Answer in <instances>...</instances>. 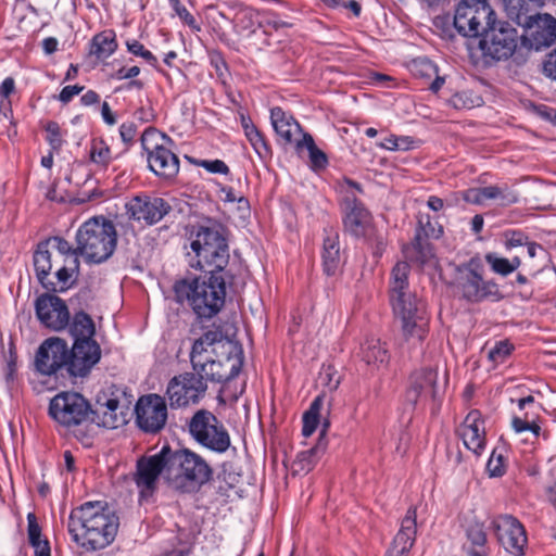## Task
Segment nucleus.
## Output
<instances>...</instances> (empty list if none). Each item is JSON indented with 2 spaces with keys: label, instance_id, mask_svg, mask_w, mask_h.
Segmentation results:
<instances>
[{
  "label": "nucleus",
  "instance_id": "obj_41",
  "mask_svg": "<svg viewBox=\"0 0 556 556\" xmlns=\"http://www.w3.org/2000/svg\"><path fill=\"white\" fill-rule=\"evenodd\" d=\"M113 157L109 146L103 140L93 141L90 149V161L101 169H106Z\"/></svg>",
  "mask_w": 556,
  "mask_h": 556
},
{
  "label": "nucleus",
  "instance_id": "obj_48",
  "mask_svg": "<svg viewBox=\"0 0 556 556\" xmlns=\"http://www.w3.org/2000/svg\"><path fill=\"white\" fill-rule=\"evenodd\" d=\"M494 198L502 205H510L518 201L517 193L507 184L494 185Z\"/></svg>",
  "mask_w": 556,
  "mask_h": 556
},
{
  "label": "nucleus",
  "instance_id": "obj_50",
  "mask_svg": "<svg viewBox=\"0 0 556 556\" xmlns=\"http://www.w3.org/2000/svg\"><path fill=\"white\" fill-rule=\"evenodd\" d=\"M486 469L491 477L503 476L505 472V462L503 455L496 451H493L488 460Z\"/></svg>",
  "mask_w": 556,
  "mask_h": 556
},
{
  "label": "nucleus",
  "instance_id": "obj_46",
  "mask_svg": "<svg viewBox=\"0 0 556 556\" xmlns=\"http://www.w3.org/2000/svg\"><path fill=\"white\" fill-rule=\"evenodd\" d=\"M412 72L415 76L430 78L437 75L438 68L430 60L420 58L413 61Z\"/></svg>",
  "mask_w": 556,
  "mask_h": 556
},
{
  "label": "nucleus",
  "instance_id": "obj_39",
  "mask_svg": "<svg viewBox=\"0 0 556 556\" xmlns=\"http://www.w3.org/2000/svg\"><path fill=\"white\" fill-rule=\"evenodd\" d=\"M325 394L318 395L311 404L309 409L303 415V429L304 437H311L319 424L320 409L324 403Z\"/></svg>",
  "mask_w": 556,
  "mask_h": 556
},
{
  "label": "nucleus",
  "instance_id": "obj_29",
  "mask_svg": "<svg viewBox=\"0 0 556 556\" xmlns=\"http://www.w3.org/2000/svg\"><path fill=\"white\" fill-rule=\"evenodd\" d=\"M417 513L410 507L401 521V528L394 536L387 556H404L413 547L417 533Z\"/></svg>",
  "mask_w": 556,
  "mask_h": 556
},
{
  "label": "nucleus",
  "instance_id": "obj_60",
  "mask_svg": "<svg viewBox=\"0 0 556 556\" xmlns=\"http://www.w3.org/2000/svg\"><path fill=\"white\" fill-rule=\"evenodd\" d=\"M139 73H140V68L138 66H132L127 70L123 67L117 71L116 77H117V79H128V78H134V77L138 76Z\"/></svg>",
  "mask_w": 556,
  "mask_h": 556
},
{
  "label": "nucleus",
  "instance_id": "obj_9",
  "mask_svg": "<svg viewBox=\"0 0 556 556\" xmlns=\"http://www.w3.org/2000/svg\"><path fill=\"white\" fill-rule=\"evenodd\" d=\"M496 20L486 0H462L455 10L454 26L464 37L480 38Z\"/></svg>",
  "mask_w": 556,
  "mask_h": 556
},
{
  "label": "nucleus",
  "instance_id": "obj_38",
  "mask_svg": "<svg viewBox=\"0 0 556 556\" xmlns=\"http://www.w3.org/2000/svg\"><path fill=\"white\" fill-rule=\"evenodd\" d=\"M484 260L493 273L504 277L514 273L521 265V260L518 256L508 260L493 252L486 253Z\"/></svg>",
  "mask_w": 556,
  "mask_h": 556
},
{
  "label": "nucleus",
  "instance_id": "obj_28",
  "mask_svg": "<svg viewBox=\"0 0 556 556\" xmlns=\"http://www.w3.org/2000/svg\"><path fill=\"white\" fill-rule=\"evenodd\" d=\"M89 420L99 427L115 429L126 422V414L119 401L115 397L97 400L94 408L91 407Z\"/></svg>",
  "mask_w": 556,
  "mask_h": 556
},
{
  "label": "nucleus",
  "instance_id": "obj_20",
  "mask_svg": "<svg viewBox=\"0 0 556 556\" xmlns=\"http://www.w3.org/2000/svg\"><path fill=\"white\" fill-rule=\"evenodd\" d=\"M126 214L129 219L155 225L170 211L172 206L167 201L159 197L141 193L129 199L126 204Z\"/></svg>",
  "mask_w": 556,
  "mask_h": 556
},
{
  "label": "nucleus",
  "instance_id": "obj_43",
  "mask_svg": "<svg viewBox=\"0 0 556 556\" xmlns=\"http://www.w3.org/2000/svg\"><path fill=\"white\" fill-rule=\"evenodd\" d=\"M494 185L471 188L464 192V200L473 204H483L488 200H494Z\"/></svg>",
  "mask_w": 556,
  "mask_h": 556
},
{
  "label": "nucleus",
  "instance_id": "obj_35",
  "mask_svg": "<svg viewBox=\"0 0 556 556\" xmlns=\"http://www.w3.org/2000/svg\"><path fill=\"white\" fill-rule=\"evenodd\" d=\"M362 359L368 365L379 369L389 361V354L381 341L377 338H367L361 345Z\"/></svg>",
  "mask_w": 556,
  "mask_h": 556
},
{
  "label": "nucleus",
  "instance_id": "obj_52",
  "mask_svg": "<svg viewBox=\"0 0 556 556\" xmlns=\"http://www.w3.org/2000/svg\"><path fill=\"white\" fill-rule=\"evenodd\" d=\"M119 135L126 146L132 143L137 135V125L134 122H125L119 126Z\"/></svg>",
  "mask_w": 556,
  "mask_h": 556
},
{
  "label": "nucleus",
  "instance_id": "obj_21",
  "mask_svg": "<svg viewBox=\"0 0 556 556\" xmlns=\"http://www.w3.org/2000/svg\"><path fill=\"white\" fill-rule=\"evenodd\" d=\"M155 136H157L156 129L149 127L140 138L142 148L148 152L149 168L159 177L172 179L179 172V160L172 150L163 144H155L153 149H150L148 142Z\"/></svg>",
  "mask_w": 556,
  "mask_h": 556
},
{
  "label": "nucleus",
  "instance_id": "obj_6",
  "mask_svg": "<svg viewBox=\"0 0 556 556\" xmlns=\"http://www.w3.org/2000/svg\"><path fill=\"white\" fill-rule=\"evenodd\" d=\"M116 242L114 224L103 216L92 217L78 228L75 251L87 263L100 264L113 254Z\"/></svg>",
  "mask_w": 556,
  "mask_h": 556
},
{
  "label": "nucleus",
  "instance_id": "obj_61",
  "mask_svg": "<svg viewBox=\"0 0 556 556\" xmlns=\"http://www.w3.org/2000/svg\"><path fill=\"white\" fill-rule=\"evenodd\" d=\"M127 50L132 53L134 55L141 56L143 52L146 51V48L142 43H140L138 40H127L126 41Z\"/></svg>",
  "mask_w": 556,
  "mask_h": 556
},
{
  "label": "nucleus",
  "instance_id": "obj_49",
  "mask_svg": "<svg viewBox=\"0 0 556 556\" xmlns=\"http://www.w3.org/2000/svg\"><path fill=\"white\" fill-rule=\"evenodd\" d=\"M540 22H543L544 24V30L542 33L543 40L541 42L549 45L556 38V20L549 15H545L544 17L538 15V27L540 26Z\"/></svg>",
  "mask_w": 556,
  "mask_h": 556
},
{
  "label": "nucleus",
  "instance_id": "obj_51",
  "mask_svg": "<svg viewBox=\"0 0 556 556\" xmlns=\"http://www.w3.org/2000/svg\"><path fill=\"white\" fill-rule=\"evenodd\" d=\"M172 7H173L174 11L176 12V14L179 16V18L185 24H187L192 30H194V31L201 30V27L197 23L194 16L185 7H182L180 4L179 0H177L176 4H172Z\"/></svg>",
  "mask_w": 556,
  "mask_h": 556
},
{
  "label": "nucleus",
  "instance_id": "obj_22",
  "mask_svg": "<svg viewBox=\"0 0 556 556\" xmlns=\"http://www.w3.org/2000/svg\"><path fill=\"white\" fill-rule=\"evenodd\" d=\"M498 543L515 556L523 554L527 535L523 526L511 515H498L491 521Z\"/></svg>",
  "mask_w": 556,
  "mask_h": 556
},
{
  "label": "nucleus",
  "instance_id": "obj_63",
  "mask_svg": "<svg viewBox=\"0 0 556 556\" xmlns=\"http://www.w3.org/2000/svg\"><path fill=\"white\" fill-rule=\"evenodd\" d=\"M58 40L54 37H48L42 40V48L46 54H52L58 50Z\"/></svg>",
  "mask_w": 556,
  "mask_h": 556
},
{
  "label": "nucleus",
  "instance_id": "obj_47",
  "mask_svg": "<svg viewBox=\"0 0 556 556\" xmlns=\"http://www.w3.org/2000/svg\"><path fill=\"white\" fill-rule=\"evenodd\" d=\"M513 344L507 340L497 342L489 352L488 357L495 364L503 363L511 353Z\"/></svg>",
  "mask_w": 556,
  "mask_h": 556
},
{
  "label": "nucleus",
  "instance_id": "obj_24",
  "mask_svg": "<svg viewBox=\"0 0 556 556\" xmlns=\"http://www.w3.org/2000/svg\"><path fill=\"white\" fill-rule=\"evenodd\" d=\"M36 315L40 323L54 331H61L68 325L70 312L65 302L53 294H42L36 300Z\"/></svg>",
  "mask_w": 556,
  "mask_h": 556
},
{
  "label": "nucleus",
  "instance_id": "obj_54",
  "mask_svg": "<svg viewBox=\"0 0 556 556\" xmlns=\"http://www.w3.org/2000/svg\"><path fill=\"white\" fill-rule=\"evenodd\" d=\"M541 0H505L507 7L518 10L520 13L529 12L530 5L536 7Z\"/></svg>",
  "mask_w": 556,
  "mask_h": 556
},
{
  "label": "nucleus",
  "instance_id": "obj_57",
  "mask_svg": "<svg viewBox=\"0 0 556 556\" xmlns=\"http://www.w3.org/2000/svg\"><path fill=\"white\" fill-rule=\"evenodd\" d=\"M134 116L136 119L140 121L141 123H149L154 118L152 109L144 108V106L139 108L135 112Z\"/></svg>",
  "mask_w": 556,
  "mask_h": 556
},
{
  "label": "nucleus",
  "instance_id": "obj_11",
  "mask_svg": "<svg viewBox=\"0 0 556 556\" xmlns=\"http://www.w3.org/2000/svg\"><path fill=\"white\" fill-rule=\"evenodd\" d=\"M49 414L60 425L71 428L89 421L91 405L79 393L62 392L51 400Z\"/></svg>",
  "mask_w": 556,
  "mask_h": 556
},
{
  "label": "nucleus",
  "instance_id": "obj_32",
  "mask_svg": "<svg viewBox=\"0 0 556 556\" xmlns=\"http://www.w3.org/2000/svg\"><path fill=\"white\" fill-rule=\"evenodd\" d=\"M55 268V280L49 277L50 274L39 275L36 274L42 287L50 292H64L73 283V273L78 268L70 264V262H60L59 265H53Z\"/></svg>",
  "mask_w": 556,
  "mask_h": 556
},
{
  "label": "nucleus",
  "instance_id": "obj_37",
  "mask_svg": "<svg viewBox=\"0 0 556 556\" xmlns=\"http://www.w3.org/2000/svg\"><path fill=\"white\" fill-rule=\"evenodd\" d=\"M295 148L298 152H301L303 149L308 151L311 165L315 170L325 168L328 164L327 155L316 147L309 134H302V138L296 141Z\"/></svg>",
  "mask_w": 556,
  "mask_h": 556
},
{
  "label": "nucleus",
  "instance_id": "obj_62",
  "mask_svg": "<svg viewBox=\"0 0 556 556\" xmlns=\"http://www.w3.org/2000/svg\"><path fill=\"white\" fill-rule=\"evenodd\" d=\"M99 101H100V96L93 90H88L80 98V102L86 106L96 104Z\"/></svg>",
  "mask_w": 556,
  "mask_h": 556
},
{
  "label": "nucleus",
  "instance_id": "obj_23",
  "mask_svg": "<svg viewBox=\"0 0 556 556\" xmlns=\"http://www.w3.org/2000/svg\"><path fill=\"white\" fill-rule=\"evenodd\" d=\"M341 207L344 230L356 238L367 237L371 230V215L353 192L346 191Z\"/></svg>",
  "mask_w": 556,
  "mask_h": 556
},
{
  "label": "nucleus",
  "instance_id": "obj_1",
  "mask_svg": "<svg viewBox=\"0 0 556 556\" xmlns=\"http://www.w3.org/2000/svg\"><path fill=\"white\" fill-rule=\"evenodd\" d=\"M118 527V516L102 502H87L73 509L67 525L73 540L91 552L109 546Z\"/></svg>",
  "mask_w": 556,
  "mask_h": 556
},
{
  "label": "nucleus",
  "instance_id": "obj_56",
  "mask_svg": "<svg viewBox=\"0 0 556 556\" xmlns=\"http://www.w3.org/2000/svg\"><path fill=\"white\" fill-rule=\"evenodd\" d=\"M544 73L556 80V49L551 52L544 62Z\"/></svg>",
  "mask_w": 556,
  "mask_h": 556
},
{
  "label": "nucleus",
  "instance_id": "obj_13",
  "mask_svg": "<svg viewBox=\"0 0 556 556\" xmlns=\"http://www.w3.org/2000/svg\"><path fill=\"white\" fill-rule=\"evenodd\" d=\"M77 256H79L78 251H75L67 240L61 237L49 238L40 242L34 253L35 271L42 276L50 274L53 265H59L60 262H70L72 266L78 267Z\"/></svg>",
  "mask_w": 556,
  "mask_h": 556
},
{
  "label": "nucleus",
  "instance_id": "obj_31",
  "mask_svg": "<svg viewBox=\"0 0 556 556\" xmlns=\"http://www.w3.org/2000/svg\"><path fill=\"white\" fill-rule=\"evenodd\" d=\"M270 121L277 136L285 143L296 144V141L300 140L296 137L302 134V129L291 115H288L281 108H273L270 110Z\"/></svg>",
  "mask_w": 556,
  "mask_h": 556
},
{
  "label": "nucleus",
  "instance_id": "obj_40",
  "mask_svg": "<svg viewBox=\"0 0 556 556\" xmlns=\"http://www.w3.org/2000/svg\"><path fill=\"white\" fill-rule=\"evenodd\" d=\"M41 530L34 514L28 515V539L29 543L35 548L36 556H51L50 546L47 540L40 539Z\"/></svg>",
  "mask_w": 556,
  "mask_h": 556
},
{
  "label": "nucleus",
  "instance_id": "obj_17",
  "mask_svg": "<svg viewBox=\"0 0 556 556\" xmlns=\"http://www.w3.org/2000/svg\"><path fill=\"white\" fill-rule=\"evenodd\" d=\"M167 447L151 456H142L137 460L134 481L139 489L140 496H151L157 486L161 475L166 480Z\"/></svg>",
  "mask_w": 556,
  "mask_h": 556
},
{
  "label": "nucleus",
  "instance_id": "obj_27",
  "mask_svg": "<svg viewBox=\"0 0 556 556\" xmlns=\"http://www.w3.org/2000/svg\"><path fill=\"white\" fill-rule=\"evenodd\" d=\"M457 433L464 445L476 455H480L485 446L484 421L479 410H471L458 427Z\"/></svg>",
  "mask_w": 556,
  "mask_h": 556
},
{
  "label": "nucleus",
  "instance_id": "obj_36",
  "mask_svg": "<svg viewBox=\"0 0 556 556\" xmlns=\"http://www.w3.org/2000/svg\"><path fill=\"white\" fill-rule=\"evenodd\" d=\"M117 47L115 31L106 29L92 37L89 53L99 60H103L111 56L116 51Z\"/></svg>",
  "mask_w": 556,
  "mask_h": 556
},
{
  "label": "nucleus",
  "instance_id": "obj_53",
  "mask_svg": "<svg viewBox=\"0 0 556 556\" xmlns=\"http://www.w3.org/2000/svg\"><path fill=\"white\" fill-rule=\"evenodd\" d=\"M200 165L202 167H204L206 170H208L210 173L224 174V175L229 173V167L227 166V164L224 161H220V160H214V161L204 160L200 163Z\"/></svg>",
  "mask_w": 556,
  "mask_h": 556
},
{
  "label": "nucleus",
  "instance_id": "obj_58",
  "mask_svg": "<svg viewBox=\"0 0 556 556\" xmlns=\"http://www.w3.org/2000/svg\"><path fill=\"white\" fill-rule=\"evenodd\" d=\"M15 90V81L12 77L5 78L0 86V94L8 99L11 93Z\"/></svg>",
  "mask_w": 556,
  "mask_h": 556
},
{
  "label": "nucleus",
  "instance_id": "obj_25",
  "mask_svg": "<svg viewBox=\"0 0 556 556\" xmlns=\"http://www.w3.org/2000/svg\"><path fill=\"white\" fill-rule=\"evenodd\" d=\"M419 225L420 228L417 230L413 242L405 247L403 252L409 262L422 265L433 256L432 245L428 238H440L443 229L441 226L435 228L429 220V217L426 225H424L422 219L419 220Z\"/></svg>",
  "mask_w": 556,
  "mask_h": 556
},
{
  "label": "nucleus",
  "instance_id": "obj_59",
  "mask_svg": "<svg viewBox=\"0 0 556 556\" xmlns=\"http://www.w3.org/2000/svg\"><path fill=\"white\" fill-rule=\"evenodd\" d=\"M101 115H102L103 121L108 125L113 126L116 123V117H115L114 113L111 111V108L108 102L102 103Z\"/></svg>",
  "mask_w": 556,
  "mask_h": 556
},
{
  "label": "nucleus",
  "instance_id": "obj_4",
  "mask_svg": "<svg viewBox=\"0 0 556 556\" xmlns=\"http://www.w3.org/2000/svg\"><path fill=\"white\" fill-rule=\"evenodd\" d=\"M191 250L198 261L195 267L203 271H224L229 262V248L225 228L216 220L207 219L192 226Z\"/></svg>",
  "mask_w": 556,
  "mask_h": 556
},
{
  "label": "nucleus",
  "instance_id": "obj_15",
  "mask_svg": "<svg viewBox=\"0 0 556 556\" xmlns=\"http://www.w3.org/2000/svg\"><path fill=\"white\" fill-rule=\"evenodd\" d=\"M457 288L462 298L469 303L498 302L504 299L500 286L494 280H485L470 265L459 269L457 278Z\"/></svg>",
  "mask_w": 556,
  "mask_h": 556
},
{
  "label": "nucleus",
  "instance_id": "obj_16",
  "mask_svg": "<svg viewBox=\"0 0 556 556\" xmlns=\"http://www.w3.org/2000/svg\"><path fill=\"white\" fill-rule=\"evenodd\" d=\"M207 386L192 371L174 376L167 384L166 396L172 408L187 407L200 403L206 395Z\"/></svg>",
  "mask_w": 556,
  "mask_h": 556
},
{
  "label": "nucleus",
  "instance_id": "obj_42",
  "mask_svg": "<svg viewBox=\"0 0 556 556\" xmlns=\"http://www.w3.org/2000/svg\"><path fill=\"white\" fill-rule=\"evenodd\" d=\"M245 137L261 159H266L270 155V149L264 136L256 127H247Z\"/></svg>",
  "mask_w": 556,
  "mask_h": 556
},
{
  "label": "nucleus",
  "instance_id": "obj_7",
  "mask_svg": "<svg viewBox=\"0 0 556 556\" xmlns=\"http://www.w3.org/2000/svg\"><path fill=\"white\" fill-rule=\"evenodd\" d=\"M68 332L74 339L72 368L75 374H89L91 368L101 358V349L93 339L96 334L94 321L84 311L76 312L68 318Z\"/></svg>",
  "mask_w": 556,
  "mask_h": 556
},
{
  "label": "nucleus",
  "instance_id": "obj_26",
  "mask_svg": "<svg viewBox=\"0 0 556 556\" xmlns=\"http://www.w3.org/2000/svg\"><path fill=\"white\" fill-rule=\"evenodd\" d=\"M220 346L227 353V356H239L241 350L239 346L223 332L220 327H213L205 331L192 345L190 354H212L216 355V348Z\"/></svg>",
  "mask_w": 556,
  "mask_h": 556
},
{
  "label": "nucleus",
  "instance_id": "obj_12",
  "mask_svg": "<svg viewBox=\"0 0 556 556\" xmlns=\"http://www.w3.org/2000/svg\"><path fill=\"white\" fill-rule=\"evenodd\" d=\"M73 349L70 351L67 343L60 338H49L39 346L35 365L42 375H53L59 369L65 368L72 377H85L88 374H75L72 368Z\"/></svg>",
  "mask_w": 556,
  "mask_h": 556
},
{
  "label": "nucleus",
  "instance_id": "obj_14",
  "mask_svg": "<svg viewBox=\"0 0 556 556\" xmlns=\"http://www.w3.org/2000/svg\"><path fill=\"white\" fill-rule=\"evenodd\" d=\"M192 372L207 382L222 383L235 378L241 368L239 356H227L225 361L214 358L212 354H190Z\"/></svg>",
  "mask_w": 556,
  "mask_h": 556
},
{
  "label": "nucleus",
  "instance_id": "obj_10",
  "mask_svg": "<svg viewBox=\"0 0 556 556\" xmlns=\"http://www.w3.org/2000/svg\"><path fill=\"white\" fill-rule=\"evenodd\" d=\"M518 45V33L510 23L506 21H494L493 25L482 33L479 40V48L483 56L494 61L509 59Z\"/></svg>",
  "mask_w": 556,
  "mask_h": 556
},
{
  "label": "nucleus",
  "instance_id": "obj_55",
  "mask_svg": "<svg viewBox=\"0 0 556 556\" xmlns=\"http://www.w3.org/2000/svg\"><path fill=\"white\" fill-rule=\"evenodd\" d=\"M83 90V86H65L59 94V100L63 103H68L75 96L80 93Z\"/></svg>",
  "mask_w": 556,
  "mask_h": 556
},
{
  "label": "nucleus",
  "instance_id": "obj_33",
  "mask_svg": "<svg viewBox=\"0 0 556 556\" xmlns=\"http://www.w3.org/2000/svg\"><path fill=\"white\" fill-rule=\"evenodd\" d=\"M321 258L325 273L327 275H334L340 267L341 256L339 235L333 230L326 231V237L324 238L323 244Z\"/></svg>",
  "mask_w": 556,
  "mask_h": 556
},
{
  "label": "nucleus",
  "instance_id": "obj_44",
  "mask_svg": "<svg viewBox=\"0 0 556 556\" xmlns=\"http://www.w3.org/2000/svg\"><path fill=\"white\" fill-rule=\"evenodd\" d=\"M511 426L517 433L529 430L535 438H538L541 432V427L533 418H530L529 413H525L523 417H514Z\"/></svg>",
  "mask_w": 556,
  "mask_h": 556
},
{
  "label": "nucleus",
  "instance_id": "obj_3",
  "mask_svg": "<svg viewBox=\"0 0 556 556\" xmlns=\"http://www.w3.org/2000/svg\"><path fill=\"white\" fill-rule=\"evenodd\" d=\"M207 277L182 279L175 283L177 302L187 303L199 318H212L223 308L226 282L223 271H204Z\"/></svg>",
  "mask_w": 556,
  "mask_h": 556
},
{
  "label": "nucleus",
  "instance_id": "obj_45",
  "mask_svg": "<svg viewBox=\"0 0 556 556\" xmlns=\"http://www.w3.org/2000/svg\"><path fill=\"white\" fill-rule=\"evenodd\" d=\"M47 137L50 149L52 151H60L64 140L60 125L56 122L50 121L46 125Z\"/></svg>",
  "mask_w": 556,
  "mask_h": 556
},
{
  "label": "nucleus",
  "instance_id": "obj_18",
  "mask_svg": "<svg viewBox=\"0 0 556 556\" xmlns=\"http://www.w3.org/2000/svg\"><path fill=\"white\" fill-rule=\"evenodd\" d=\"M441 391L438 383V369L432 366L421 367L412 372L409 383L405 392V405L412 409L418 403L428 400L435 401Z\"/></svg>",
  "mask_w": 556,
  "mask_h": 556
},
{
  "label": "nucleus",
  "instance_id": "obj_64",
  "mask_svg": "<svg viewBox=\"0 0 556 556\" xmlns=\"http://www.w3.org/2000/svg\"><path fill=\"white\" fill-rule=\"evenodd\" d=\"M523 240H525L523 235L514 232L509 238L506 239L505 247L507 249L520 247L523 244Z\"/></svg>",
  "mask_w": 556,
  "mask_h": 556
},
{
  "label": "nucleus",
  "instance_id": "obj_19",
  "mask_svg": "<svg viewBox=\"0 0 556 556\" xmlns=\"http://www.w3.org/2000/svg\"><path fill=\"white\" fill-rule=\"evenodd\" d=\"M136 422L138 427L148 433L161 431L167 420V405L165 399L151 393L142 395L136 404Z\"/></svg>",
  "mask_w": 556,
  "mask_h": 556
},
{
  "label": "nucleus",
  "instance_id": "obj_30",
  "mask_svg": "<svg viewBox=\"0 0 556 556\" xmlns=\"http://www.w3.org/2000/svg\"><path fill=\"white\" fill-rule=\"evenodd\" d=\"M463 528L466 536L464 549L467 554L469 556H489V548L486 547L488 534L484 522L472 516L466 519Z\"/></svg>",
  "mask_w": 556,
  "mask_h": 556
},
{
  "label": "nucleus",
  "instance_id": "obj_2",
  "mask_svg": "<svg viewBox=\"0 0 556 556\" xmlns=\"http://www.w3.org/2000/svg\"><path fill=\"white\" fill-rule=\"evenodd\" d=\"M409 265L399 262L392 269L390 302L406 341L421 342L428 333V318L421 302L408 290Z\"/></svg>",
  "mask_w": 556,
  "mask_h": 556
},
{
  "label": "nucleus",
  "instance_id": "obj_34",
  "mask_svg": "<svg viewBox=\"0 0 556 556\" xmlns=\"http://www.w3.org/2000/svg\"><path fill=\"white\" fill-rule=\"evenodd\" d=\"M329 427V421L325 420L323 424V429L320 431L319 440L315 446L309 450L303 451L298 454L296 459L294 460L295 471H304L308 472L313 469L316 462L320 458V456L325 453L327 448V442L324 440V435Z\"/></svg>",
  "mask_w": 556,
  "mask_h": 556
},
{
  "label": "nucleus",
  "instance_id": "obj_8",
  "mask_svg": "<svg viewBox=\"0 0 556 556\" xmlns=\"http://www.w3.org/2000/svg\"><path fill=\"white\" fill-rule=\"evenodd\" d=\"M189 433L201 446L217 453H225L231 444L230 435L217 417L206 409L194 413L188 422Z\"/></svg>",
  "mask_w": 556,
  "mask_h": 556
},
{
  "label": "nucleus",
  "instance_id": "obj_5",
  "mask_svg": "<svg viewBox=\"0 0 556 556\" xmlns=\"http://www.w3.org/2000/svg\"><path fill=\"white\" fill-rule=\"evenodd\" d=\"M213 477V468L195 452L167 447L166 482L180 493H192Z\"/></svg>",
  "mask_w": 556,
  "mask_h": 556
}]
</instances>
